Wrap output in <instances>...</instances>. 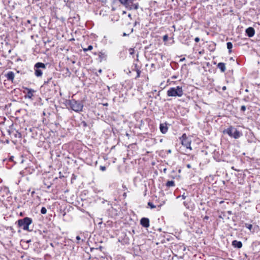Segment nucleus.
Here are the masks:
<instances>
[{
	"mask_svg": "<svg viewBox=\"0 0 260 260\" xmlns=\"http://www.w3.org/2000/svg\"><path fill=\"white\" fill-rule=\"evenodd\" d=\"M226 45H227V48L229 50V52L231 53L232 52L231 49L233 47V44L231 42H228Z\"/></svg>",
	"mask_w": 260,
	"mask_h": 260,
	"instance_id": "19",
	"label": "nucleus"
},
{
	"mask_svg": "<svg viewBox=\"0 0 260 260\" xmlns=\"http://www.w3.org/2000/svg\"><path fill=\"white\" fill-rule=\"evenodd\" d=\"M46 69V65L42 62H37L34 66L35 75L37 77H40L43 74V70Z\"/></svg>",
	"mask_w": 260,
	"mask_h": 260,
	"instance_id": "6",
	"label": "nucleus"
},
{
	"mask_svg": "<svg viewBox=\"0 0 260 260\" xmlns=\"http://www.w3.org/2000/svg\"><path fill=\"white\" fill-rule=\"evenodd\" d=\"M106 169V167L105 166H100V170H102V171H105Z\"/></svg>",
	"mask_w": 260,
	"mask_h": 260,
	"instance_id": "27",
	"label": "nucleus"
},
{
	"mask_svg": "<svg viewBox=\"0 0 260 260\" xmlns=\"http://www.w3.org/2000/svg\"><path fill=\"white\" fill-rule=\"evenodd\" d=\"M102 221H101V222H99V224H102Z\"/></svg>",
	"mask_w": 260,
	"mask_h": 260,
	"instance_id": "45",
	"label": "nucleus"
},
{
	"mask_svg": "<svg viewBox=\"0 0 260 260\" xmlns=\"http://www.w3.org/2000/svg\"><path fill=\"white\" fill-rule=\"evenodd\" d=\"M123 196L125 197L126 196V193L125 192H124L123 194Z\"/></svg>",
	"mask_w": 260,
	"mask_h": 260,
	"instance_id": "40",
	"label": "nucleus"
},
{
	"mask_svg": "<svg viewBox=\"0 0 260 260\" xmlns=\"http://www.w3.org/2000/svg\"><path fill=\"white\" fill-rule=\"evenodd\" d=\"M140 224L144 228L149 226V219L148 218L143 217L140 220Z\"/></svg>",
	"mask_w": 260,
	"mask_h": 260,
	"instance_id": "8",
	"label": "nucleus"
},
{
	"mask_svg": "<svg viewBox=\"0 0 260 260\" xmlns=\"http://www.w3.org/2000/svg\"><path fill=\"white\" fill-rule=\"evenodd\" d=\"M24 172L23 171H20V173H19L20 175H21V176H24Z\"/></svg>",
	"mask_w": 260,
	"mask_h": 260,
	"instance_id": "32",
	"label": "nucleus"
},
{
	"mask_svg": "<svg viewBox=\"0 0 260 260\" xmlns=\"http://www.w3.org/2000/svg\"><path fill=\"white\" fill-rule=\"evenodd\" d=\"M194 41L196 42H199V41H200V38H198V37H196L195 39H194Z\"/></svg>",
	"mask_w": 260,
	"mask_h": 260,
	"instance_id": "29",
	"label": "nucleus"
},
{
	"mask_svg": "<svg viewBox=\"0 0 260 260\" xmlns=\"http://www.w3.org/2000/svg\"><path fill=\"white\" fill-rule=\"evenodd\" d=\"M168 37L167 35H165L164 37H163V40L164 41H167L168 40Z\"/></svg>",
	"mask_w": 260,
	"mask_h": 260,
	"instance_id": "28",
	"label": "nucleus"
},
{
	"mask_svg": "<svg viewBox=\"0 0 260 260\" xmlns=\"http://www.w3.org/2000/svg\"><path fill=\"white\" fill-rule=\"evenodd\" d=\"M232 245L236 248H241L242 247V243L241 241L234 240L232 242Z\"/></svg>",
	"mask_w": 260,
	"mask_h": 260,
	"instance_id": "14",
	"label": "nucleus"
},
{
	"mask_svg": "<svg viewBox=\"0 0 260 260\" xmlns=\"http://www.w3.org/2000/svg\"><path fill=\"white\" fill-rule=\"evenodd\" d=\"M148 205L149 206H150V207L151 208V209H153V208H155L156 207L155 206H154L152 203L149 202L148 203Z\"/></svg>",
	"mask_w": 260,
	"mask_h": 260,
	"instance_id": "24",
	"label": "nucleus"
},
{
	"mask_svg": "<svg viewBox=\"0 0 260 260\" xmlns=\"http://www.w3.org/2000/svg\"><path fill=\"white\" fill-rule=\"evenodd\" d=\"M133 31V29L132 28L131 30V32H132Z\"/></svg>",
	"mask_w": 260,
	"mask_h": 260,
	"instance_id": "47",
	"label": "nucleus"
},
{
	"mask_svg": "<svg viewBox=\"0 0 260 260\" xmlns=\"http://www.w3.org/2000/svg\"><path fill=\"white\" fill-rule=\"evenodd\" d=\"M226 87L225 86H223L222 88V90H226Z\"/></svg>",
	"mask_w": 260,
	"mask_h": 260,
	"instance_id": "35",
	"label": "nucleus"
},
{
	"mask_svg": "<svg viewBox=\"0 0 260 260\" xmlns=\"http://www.w3.org/2000/svg\"><path fill=\"white\" fill-rule=\"evenodd\" d=\"M185 60V58H182V59H181V60H181V61H183V60Z\"/></svg>",
	"mask_w": 260,
	"mask_h": 260,
	"instance_id": "43",
	"label": "nucleus"
},
{
	"mask_svg": "<svg viewBox=\"0 0 260 260\" xmlns=\"http://www.w3.org/2000/svg\"><path fill=\"white\" fill-rule=\"evenodd\" d=\"M136 71H137V74L136 78H139V77H140V76L141 71L137 69L136 70Z\"/></svg>",
	"mask_w": 260,
	"mask_h": 260,
	"instance_id": "25",
	"label": "nucleus"
},
{
	"mask_svg": "<svg viewBox=\"0 0 260 260\" xmlns=\"http://www.w3.org/2000/svg\"><path fill=\"white\" fill-rule=\"evenodd\" d=\"M128 34H126V33H125V32H124V33L123 34V36H128Z\"/></svg>",
	"mask_w": 260,
	"mask_h": 260,
	"instance_id": "36",
	"label": "nucleus"
},
{
	"mask_svg": "<svg viewBox=\"0 0 260 260\" xmlns=\"http://www.w3.org/2000/svg\"><path fill=\"white\" fill-rule=\"evenodd\" d=\"M184 206L186 209L191 211L194 209V205L191 203L190 201H186L183 202Z\"/></svg>",
	"mask_w": 260,
	"mask_h": 260,
	"instance_id": "10",
	"label": "nucleus"
},
{
	"mask_svg": "<svg viewBox=\"0 0 260 260\" xmlns=\"http://www.w3.org/2000/svg\"><path fill=\"white\" fill-rule=\"evenodd\" d=\"M159 128H160V132L162 134H166L167 132L168 129L167 124L166 123L165 124L161 123L159 126Z\"/></svg>",
	"mask_w": 260,
	"mask_h": 260,
	"instance_id": "13",
	"label": "nucleus"
},
{
	"mask_svg": "<svg viewBox=\"0 0 260 260\" xmlns=\"http://www.w3.org/2000/svg\"><path fill=\"white\" fill-rule=\"evenodd\" d=\"M247 35L249 37H253L255 34V30L252 27H248L245 31Z\"/></svg>",
	"mask_w": 260,
	"mask_h": 260,
	"instance_id": "11",
	"label": "nucleus"
},
{
	"mask_svg": "<svg viewBox=\"0 0 260 260\" xmlns=\"http://www.w3.org/2000/svg\"><path fill=\"white\" fill-rule=\"evenodd\" d=\"M128 17L129 18L132 19V15H131V14H129L128 15Z\"/></svg>",
	"mask_w": 260,
	"mask_h": 260,
	"instance_id": "37",
	"label": "nucleus"
},
{
	"mask_svg": "<svg viewBox=\"0 0 260 260\" xmlns=\"http://www.w3.org/2000/svg\"><path fill=\"white\" fill-rule=\"evenodd\" d=\"M208 219H209V216H205L204 217V220H208Z\"/></svg>",
	"mask_w": 260,
	"mask_h": 260,
	"instance_id": "33",
	"label": "nucleus"
},
{
	"mask_svg": "<svg viewBox=\"0 0 260 260\" xmlns=\"http://www.w3.org/2000/svg\"><path fill=\"white\" fill-rule=\"evenodd\" d=\"M122 187H123V188H125V189H126V186H125V185H122Z\"/></svg>",
	"mask_w": 260,
	"mask_h": 260,
	"instance_id": "39",
	"label": "nucleus"
},
{
	"mask_svg": "<svg viewBox=\"0 0 260 260\" xmlns=\"http://www.w3.org/2000/svg\"><path fill=\"white\" fill-rule=\"evenodd\" d=\"M186 167H187V168H189H189H191V165H190V164H187V165H186Z\"/></svg>",
	"mask_w": 260,
	"mask_h": 260,
	"instance_id": "34",
	"label": "nucleus"
},
{
	"mask_svg": "<svg viewBox=\"0 0 260 260\" xmlns=\"http://www.w3.org/2000/svg\"><path fill=\"white\" fill-rule=\"evenodd\" d=\"M123 14H126V12L125 11H123Z\"/></svg>",
	"mask_w": 260,
	"mask_h": 260,
	"instance_id": "46",
	"label": "nucleus"
},
{
	"mask_svg": "<svg viewBox=\"0 0 260 260\" xmlns=\"http://www.w3.org/2000/svg\"><path fill=\"white\" fill-rule=\"evenodd\" d=\"M93 48V47L92 45H89L87 47V48H84L83 51L85 52L89 50H91Z\"/></svg>",
	"mask_w": 260,
	"mask_h": 260,
	"instance_id": "20",
	"label": "nucleus"
},
{
	"mask_svg": "<svg viewBox=\"0 0 260 260\" xmlns=\"http://www.w3.org/2000/svg\"><path fill=\"white\" fill-rule=\"evenodd\" d=\"M137 24V22L136 21L134 23V25L136 26Z\"/></svg>",
	"mask_w": 260,
	"mask_h": 260,
	"instance_id": "42",
	"label": "nucleus"
},
{
	"mask_svg": "<svg viewBox=\"0 0 260 260\" xmlns=\"http://www.w3.org/2000/svg\"><path fill=\"white\" fill-rule=\"evenodd\" d=\"M19 227H21L24 231H29V225L32 223V220L29 217H24L17 221Z\"/></svg>",
	"mask_w": 260,
	"mask_h": 260,
	"instance_id": "3",
	"label": "nucleus"
},
{
	"mask_svg": "<svg viewBox=\"0 0 260 260\" xmlns=\"http://www.w3.org/2000/svg\"><path fill=\"white\" fill-rule=\"evenodd\" d=\"M228 213L229 214H232V211H229L228 212Z\"/></svg>",
	"mask_w": 260,
	"mask_h": 260,
	"instance_id": "38",
	"label": "nucleus"
},
{
	"mask_svg": "<svg viewBox=\"0 0 260 260\" xmlns=\"http://www.w3.org/2000/svg\"><path fill=\"white\" fill-rule=\"evenodd\" d=\"M52 79V77H49L48 78H47V80L46 81H44V85H46V84H48L50 83V81Z\"/></svg>",
	"mask_w": 260,
	"mask_h": 260,
	"instance_id": "23",
	"label": "nucleus"
},
{
	"mask_svg": "<svg viewBox=\"0 0 260 260\" xmlns=\"http://www.w3.org/2000/svg\"><path fill=\"white\" fill-rule=\"evenodd\" d=\"M34 192H35L34 191H32L31 193L34 194Z\"/></svg>",
	"mask_w": 260,
	"mask_h": 260,
	"instance_id": "48",
	"label": "nucleus"
},
{
	"mask_svg": "<svg viewBox=\"0 0 260 260\" xmlns=\"http://www.w3.org/2000/svg\"><path fill=\"white\" fill-rule=\"evenodd\" d=\"M84 126H86V123L85 122H83Z\"/></svg>",
	"mask_w": 260,
	"mask_h": 260,
	"instance_id": "41",
	"label": "nucleus"
},
{
	"mask_svg": "<svg viewBox=\"0 0 260 260\" xmlns=\"http://www.w3.org/2000/svg\"><path fill=\"white\" fill-rule=\"evenodd\" d=\"M5 76L8 80L13 81L14 79L15 75L13 72L9 71L5 75Z\"/></svg>",
	"mask_w": 260,
	"mask_h": 260,
	"instance_id": "12",
	"label": "nucleus"
},
{
	"mask_svg": "<svg viewBox=\"0 0 260 260\" xmlns=\"http://www.w3.org/2000/svg\"><path fill=\"white\" fill-rule=\"evenodd\" d=\"M47 212V209L45 207H42L41 209V213L43 214H46Z\"/></svg>",
	"mask_w": 260,
	"mask_h": 260,
	"instance_id": "22",
	"label": "nucleus"
},
{
	"mask_svg": "<svg viewBox=\"0 0 260 260\" xmlns=\"http://www.w3.org/2000/svg\"><path fill=\"white\" fill-rule=\"evenodd\" d=\"M245 226L246 228L249 229L250 231H251L252 228V225L251 224L245 223Z\"/></svg>",
	"mask_w": 260,
	"mask_h": 260,
	"instance_id": "21",
	"label": "nucleus"
},
{
	"mask_svg": "<svg viewBox=\"0 0 260 260\" xmlns=\"http://www.w3.org/2000/svg\"><path fill=\"white\" fill-rule=\"evenodd\" d=\"M167 94L168 96L181 97L183 94L182 87L179 86L171 87L167 91Z\"/></svg>",
	"mask_w": 260,
	"mask_h": 260,
	"instance_id": "2",
	"label": "nucleus"
},
{
	"mask_svg": "<svg viewBox=\"0 0 260 260\" xmlns=\"http://www.w3.org/2000/svg\"><path fill=\"white\" fill-rule=\"evenodd\" d=\"M166 186L168 187H173L175 186V182L173 180L168 181L166 183Z\"/></svg>",
	"mask_w": 260,
	"mask_h": 260,
	"instance_id": "17",
	"label": "nucleus"
},
{
	"mask_svg": "<svg viewBox=\"0 0 260 260\" xmlns=\"http://www.w3.org/2000/svg\"><path fill=\"white\" fill-rule=\"evenodd\" d=\"M67 103L70 106L71 109L75 112H80L82 111L83 104L82 102L72 99L67 101Z\"/></svg>",
	"mask_w": 260,
	"mask_h": 260,
	"instance_id": "1",
	"label": "nucleus"
},
{
	"mask_svg": "<svg viewBox=\"0 0 260 260\" xmlns=\"http://www.w3.org/2000/svg\"><path fill=\"white\" fill-rule=\"evenodd\" d=\"M118 1L129 10H137L139 8V4H134V0H118Z\"/></svg>",
	"mask_w": 260,
	"mask_h": 260,
	"instance_id": "4",
	"label": "nucleus"
},
{
	"mask_svg": "<svg viewBox=\"0 0 260 260\" xmlns=\"http://www.w3.org/2000/svg\"><path fill=\"white\" fill-rule=\"evenodd\" d=\"M99 72L100 73H101V72H102V70H101V69H100V70H99Z\"/></svg>",
	"mask_w": 260,
	"mask_h": 260,
	"instance_id": "44",
	"label": "nucleus"
},
{
	"mask_svg": "<svg viewBox=\"0 0 260 260\" xmlns=\"http://www.w3.org/2000/svg\"><path fill=\"white\" fill-rule=\"evenodd\" d=\"M180 139L181 140V143L183 146L187 149L191 150V147H190L191 140L187 137L185 134H183Z\"/></svg>",
	"mask_w": 260,
	"mask_h": 260,
	"instance_id": "7",
	"label": "nucleus"
},
{
	"mask_svg": "<svg viewBox=\"0 0 260 260\" xmlns=\"http://www.w3.org/2000/svg\"><path fill=\"white\" fill-rule=\"evenodd\" d=\"M107 55L104 53L100 52L99 54V57L101 59V61L102 60H105L106 58Z\"/></svg>",
	"mask_w": 260,
	"mask_h": 260,
	"instance_id": "18",
	"label": "nucleus"
},
{
	"mask_svg": "<svg viewBox=\"0 0 260 260\" xmlns=\"http://www.w3.org/2000/svg\"><path fill=\"white\" fill-rule=\"evenodd\" d=\"M217 67L219 68L221 72H224L226 68H225V64L223 62H219L217 64Z\"/></svg>",
	"mask_w": 260,
	"mask_h": 260,
	"instance_id": "16",
	"label": "nucleus"
},
{
	"mask_svg": "<svg viewBox=\"0 0 260 260\" xmlns=\"http://www.w3.org/2000/svg\"><path fill=\"white\" fill-rule=\"evenodd\" d=\"M240 110L242 112H244L246 110V107L244 105L242 106Z\"/></svg>",
	"mask_w": 260,
	"mask_h": 260,
	"instance_id": "26",
	"label": "nucleus"
},
{
	"mask_svg": "<svg viewBox=\"0 0 260 260\" xmlns=\"http://www.w3.org/2000/svg\"><path fill=\"white\" fill-rule=\"evenodd\" d=\"M223 132L227 134L231 137L234 138L235 139H238L242 135V134L239 131L232 126L224 130Z\"/></svg>",
	"mask_w": 260,
	"mask_h": 260,
	"instance_id": "5",
	"label": "nucleus"
},
{
	"mask_svg": "<svg viewBox=\"0 0 260 260\" xmlns=\"http://www.w3.org/2000/svg\"><path fill=\"white\" fill-rule=\"evenodd\" d=\"M25 89L26 90V95L25 96V98L30 99H32V97L34 96V93L35 91L34 89L28 88H25Z\"/></svg>",
	"mask_w": 260,
	"mask_h": 260,
	"instance_id": "9",
	"label": "nucleus"
},
{
	"mask_svg": "<svg viewBox=\"0 0 260 260\" xmlns=\"http://www.w3.org/2000/svg\"><path fill=\"white\" fill-rule=\"evenodd\" d=\"M181 197L183 199H185L186 198V196L185 195V193H183L182 196H181Z\"/></svg>",
	"mask_w": 260,
	"mask_h": 260,
	"instance_id": "30",
	"label": "nucleus"
},
{
	"mask_svg": "<svg viewBox=\"0 0 260 260\" xmlns=\"http://www.w3.org/2000/svg\"><path fill=\"white\" fill-rule=\"evenodd\" d=\"M10 134H11L15 138H21L22 137L21 134L17 131H12L10 132Z\"/></svg>",
	"mask_w": 260,
	"mask_h": 260,
	"instance_id": "15",
	"label": "nucleus"
},
{
	"mask_svg": "<svg viewBox=\"0 0 260 260\" xmlns=\"http://www.w3.org/2000/svg\"><path fill=\"white\" fill-rule=\"evenodd\" d=\"M76 240L78 241V243L79 241L81 240V238L79 236H77L76 237Z\"/></svg>",
	"mask_w": 260,
	"mask_h": 260,
	"instance_id": "31",
	"label": "nucleus"
}]
</instances>
